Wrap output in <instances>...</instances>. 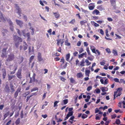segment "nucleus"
<instances>
[{
    "instance_id": "9",
    "label": "nucleus",
    "mask_w": 125,
    "mask_h": 125,
    "mask_svg": "<svg viewBox=\"0 0 125 125\" xmlns=\"http://www.w3.org/2000/svg\"><path fill=\"white\" fill-rule=\"evenodd\" d=\"M21 89L20 88H18L16 91L15 92L14 94V97L15 98H16L17 97L18 95V94L21 91Z\"/></svg>"
},
{
    "instance_id": "56",
    "label": "nucleus",
    "mask_w": 125,
    "mask_h": 125,
    "mask_svg": "<svg viewBox=\"0 0 125 125\" xmlns=\"http://www.w3.org/2000/svg\"><path fill=\"white\" fill-rule=\"evenodd\" d=\"M116 115L115 114H114L113 115H111V118L112 119H114L116 117Z\"/></svg>"
},
{
    "instance_id": "45",
    "label": "nucleus",
    "mask_w": 125,
    "mask_h": 125,
    "mask_svg": "<svg viewBox=\"0 0 125 125\" xmlns=\"http://www.w3.org/2000/svg\"><path fill=\"white\" fill-rule=\"evenodd\" d=\"M35 82L36 81V82H37V80H36V81L35 80V79H30V81L29 82L30 83H32L33 82Z\"/></svg>"
},
{
    "instance_id": "23",
    "label": "nucleus",
    "mask_w": 125,
    "mask_h": 125,
    "mask_svg": "<svg viewBox=\"0 0 125 125\" xmlns=\"http://www.w3.org/2000/svg\"><path fill=\"white\" fill-rule=\"evenodd\" d=\"M97 8L99 10L101 11L104 9V8L102 7L101 5L98 6L97 7Z\"/></svg>"
},
{
    "instance_id": "7",
    "label": "nucleus",
    "mask_w": 125,
    "mask_h": 125,
    "mask_svg": "<svg viewBox=\"0 0 125 125\" xmlns=\"http://www.w3.org/2000/svg\"><path fill=\"white\" fill-rule=\"evenodd\" d=\"M22 69L21 68H20L18 70L17 73V76L18 78H21V72Z\"/></svg>"
},
{
    "instance_id": "48",
    "label": "nucleus",
    "mask_w": 125,
    "mask_h": 125,
    "mask_svg": "<svg viewBox=\"0 0 125 125\" xmlns=\"http://www.w3.org/2000/svg\"><path fill=\"white\" fill-rule=\"evenodd\" d=\"M70 81L72 83H76L75 81L73 79H70Z\"/></svg>"
},
{
    "instance_id": "24",
    "label": "nucleus",
    "mask_w": 125,
    "mask_h": 125,
    "mask_svg": "<svg viewBox=\"0 0 125 125\" xmlns=\"http://www.w3.org/2000/svg\"><path fill=\"white\" fill-rule=\"evenodd\" d=\"M30 30H31V34L32 35H33L34 33V29L32 27H30Z\"/></svg>"
},
{
    "instance_id": "61",
    "label": "nucleus",
    "mask_w": 125,
    "mask_h": 125,
    "mask_svg": "<svg viewBox=\"0 0 125 125\" xmlns=\"http://www.w3.org/2000/svg\"><path fill=\"white\" fill-rule=\"evenodd\" d=\"M11 122L12 121L11 120H9V121L6 124V125H9L11 124Z\"/></svg>"
},
{
    "instance_id": "22",
    "label": "nucleus",
    "mask_w": 125,
    "mask_h": 125,
    "mask_svg": "<svg viewBox=\"0 0 125 125\" xmlns=\"http://www.w3.org/2000/svg\"><path fill=\"white\" fill-rule=\"evenodd\" d=\"M26 36H27L28 37V40H30V34L29 32H28L26 34H25Z\"/></svg>"
},
{
    "instance_id": "35",
    "label": "nucleus",
    "mask_w": 125,
    "mask_h": 125,
    "mask_svg": "<svg viewBox=\"0 0 125 125\" xmlns=\"http://www.w3.org/2000/svg\"><path fill=\"white\" fill-rule=\"evenodd\" d=\"M63 104H62V103L61 104L62 105H63V104L65 105L68 103V100L67 99L64 100H63Z\"/></svg>"
},
{
    "instance_id": "12",
    "label": "nucleus",
    "mask_w": 125,
    "mask_h": 125,
    "mask_svg": "<svg viewBox=\"0 0 125 125\" xmlns=\"http://www.w3.org/2000/svg\"><path fill=\"white\" fill-rule=\"evenodd\" d=\"M0 19L3 22H5L6 21L5 19L3 17L2 13L1 12H0Z\"/></svg>"
},
{
    "instance_id": "60",
    "label": "nucleus",
    "mask_w": 125,
    "mask_h": 125,
    "mask_svg": "<svg viewBox=\"0 0 125 125\" xmlns=\"http://www.w3.org/2000/svg\"><path fill=\"white\" fill-rule=\"evenodd\" d=\"M25 31L24 30H23L21 31V33L22 35H23L24 37H26L25 35Z\"/></svg>"
},
{
    "instance_id": "42",
    "label": "nucleus",
    "mask_w": 125,
    "mask_h": 125,
    "mask_svg": "<svg viewBox=\"0 0 125 125\" xmlns=\"http://www.w3.org/2000/svg\"><path fill=\"white\" fill-rule=\"evenodd\" d=\"M88 115L84 114H83L82 116V118L83 119H84L87 117Z\"/></svg>"
},
{
    "instance_id": "55",
    "label": "nucleus",
    "mask_w": 125,
    "mask_h": 125,
    "mask_svg": "<svg viewBox=\"0 0 125 125\" xmlns=\"http://www.w3.org/2000/svg\"><path fill=\"white\" fill-rule=\"evenodd\" d=\"M96 93H99L100 92V90L99 88L95 90Z\"/></svg>"
},
{
    "instance_id": "46",
    "label": "nucleus",
    "mask_w": 125,
    "mask_h": 125,
    "mask_svg": "<svg viewBox=\"0 0 125 125\" xmlns=\"http://www.w3.org/2000/svg\"><path fill=\"white\" fill-rule=\"evenodd\" d=\"M119 82L120 83H123L125 84V81L123 79H121L120 80V81H119Z\"/></svg>"
},
{
    "instance_id": "20",
    "label": "nucleus",
    "mask_w": 125,
    "mask_h": 125,
    "mask_svg": "<svg viewBox=\"0 0 125 125\" xmlns=\"http://www.w3.org/2000/svg\"><path fill=\"white\" fill-rule=\"evenodd\" d=\"M100 13L99 11L97 9H95L93 11L92 13L93 14H96V15H98Z\"/></svg>"
},
{
    "instance_id": "49",
    "label": "nucleus",
    "mask_w": 125,
    "mask_h": 125,
    "mask_svg": "<svg viewBox=\"0 0 125 125\" xmlns=\"http://www.w3.org/2000/svg\"><path fill=\"white\" fill-rule=\"evenodd\" d=\"M90 10H92L94 9V6H88Z\"/></svg>"
},
{
    "instance_id": "54",
    "label": "nucleus",
    "mask_w": 125,
    "mask_h": 125,
    "mask_svg": "<svg viewBox=\"0 0 125 125\" xmlns=\"http://www.w3.org/2000/svg\"><path fill=\"white\" fill-rule=\"evenodd\" d=\"M17 32L18 33V34L19 35H20V36H21L22 35V33H21V32L18 29H17Z\"/></svg>"
},
{
    "instance_id": "4",
    "label": "nucleus",
    "mask_w": 125,
    "mask_h": 125,
    "mask_svg": "<svg viewBox=\"0 0 125 125\" xmlns=\"http://www.w3.org/2000/svg\"><path fill=\"white\" fill-rule=\"evenodd\" d=\"M14 58V55L12 54L11 53L8 55V59H7L6 61L7 62H10L13 60Z\"/></svg>"
},
{
    "instance_id": "50",
    "label": "nucleus",
    "mask_w": 125,
    "mask_h": 125,
    "mask_svg": "<svg viewBox=\"0 0 125 125\" xmlns=\"http://www.w3.org/2000/svg\"><path fill=\"white\" fill-rule=\"evenodd\" d=\"M98 114H96L95 115V119L96 120H100V118L99 116H98Z\"/></svg>"
},
{
    "instance_id": "59",
    "label": "nucleus",
    "mask_w": 125,
    "mask_h": 125,
    "mask_svg": "<svg viewBox=\"0 0 125 125\" xmlns=\"http://www.w3.org/2000/svg\"><path fill=\"white\" fill-rule=\"evenodd\" d=\"M34 57V56L33 55H32L30 59V62H31L32 60L33 59Z\"/></svg>"
},
{
    "instance_id": "38",
    "label": "nucleus",
    "mask_w": 125,
    "mask_h": 125,
    "mask_svg": "<svg viewBox=\"0 0 125 125\" xmlns=\"http://www.w3.org/2000/svg\"><path fill=\"white\" fill-rule=\"evenodd\" d=\"M77 76L78 78L82 77L83 75L81 73H80L77 74Z\"/></svg>"
},
{
    "instance_id": "10",
    "label": "nucleus",
    "mask_w": 125,
    "mask_h": 125,
    "mask_svg": "<svg viewBox=\"0 0 125 125\" xmlns=\"http://www.w3.org/2000/svg\"><path fill=\"white\" fill-rule=\"evenodd\" d=\"M90 73V70H87L86 69L85 72V75L87 77H85L84 78H89L88 77L89 76V74Z\"/></svg>"
},
{
    "instance_id": "25",
    "label": "nucleus",
    "mask_w": 125,
    "mask_h": 125,
    "mask_svg": "<svg viewBox=\"0 0 125 125\" xmlns=\"http://www.w3.org/2000/svg\"><path fill=\"white\" fill-rule=\"evenodd\" d=\"M84 59H82V61L80 62V65L82 66H84L85 65L84 64Z\"/></svg>"
},
{
    "instance_id": "36",
    "label": "nucleus",
    "mask_w": 125,
    "mask_h": 125,
    "mask_svg": "<svg viewBox=\"0 0 125 125\" xmlns=\"http://www.w3.org/2000/svg\"><path fill=\"white\" fill-rule=\"evenodd\" d=\"M32 94L31 95H30L29 96H28L27 97V98L26 100V102H28V101L30 99V98L33 95H34V94L32 93Z\"/></svg>"
},
{
    "instance_id": "13",
    "label": "nucleus",
    "mask_w": 125,
    "mask_h": 125,
    "mask_svg": "<svg viewBox=\"0 0 125 125\" xmlns=\"http://www.w3.org/2000/svg\"><path fill=\"white\" fill-rule=\"evenodd\" d=\"M10 90V88L8 85L7 84H6L4 88V90L6 92H9Z\"/></svg>"
},
{
    "instance_id": "1",
    "label": "nucleus",
    "mask_w": 125,
    "mask_h": 125,
    "mask_svg": "<svg viewBox=\"0 0 125 125\" xmlns=\"http://www.w3.org/2000/svg\"><path fill=\"white\" fill-rule=\"evenodd\" d=\"M13 38L14 41L15 42V46L17 48L20 44V42H22V39L15 35H13Z\"/></svg>"
},
{
    "instance_id": "44",
    "label": "nucleus",
    "mask_w": 125,
    "mask_h": 125,
    "mask_svg": "<svg viewBox=\"0 0 125 125\" xmlns=\"http://www.w3.org/2000/svg\"><path fill=\"white\" fill-rule=\"evenodd\" d=\"M73 111H71L69 112L68 114L67 115H68V116L70 117L72 116L73 115Z\"/></svg>"
},
{
    "instance_id": "58",
    "label": "nucleus",
    "mask_w": 125,
    "mask_h": 125,
    "mask_svg": "<svg viewBox=\"0 0 125 125\" xmlns=\"http://www.w3.org/2000/svg\"><path fill=\"white\" fill-rule=\"evenodd\" d=\"M86 50L87 52L88 53V54L89 55H91L90 53V52L89 48L88 47H87V48L86 49Z\"/></svg>"
},
{
    "instance_id": "21",
    "label": "nucleus",
    "mask_w": 125,
    "mask_h": 125,
    "mask_svg": "<svg viewBox=\"0 0 125 125\" xmlns=\"http://www.w3.org/2000/svg\"><path fill=\"white\" fill-rule=\"evenodd\" d=\"M86 52H85L83 53H82L79 55L78 57L79 58H82L83 57V56L84 55H85L86 56Z\"/></svg>"
},
{
    "instance_id": "33",
    "label": "nucleus",
    "mask_w": 125,
    "mask_h": 125,
    "mask_svg": "<svg viewBox=\"0 0 125 125\" xmlns=\"http://www.w3.org/2000/svg\"><path fill=\"white\" fill-rule=\"evenodd\" d=\"M87 22V21L86 20H83L81 21L80 23L81 26H82L84 25V23H86Z\"/></svg>"
},
{
    "instance_id": "53",
    "label": "nucleus",
    "mask_w": 125,
    "mask_h": 125,
    "mask_svg": "<svg viewBox=\"0 0 125 125\" xmlns=\"http://www.w3.org/2000/svg\"><path fill=\"white\" fill-rule=\"evenodd\" d=\"M68 41L67 40H66L65 41V45H66L67 46H69L70 45V43L67 42Z\"/></svg>"
},
{
    "instance_id": "31",
    "label": "nucleus",
    "mask_w": 125,
    "mask_h": 125,
    "mask_svg": "<svg viewBox=\"0 0 125 125\" xmlns=\"http://www.w3.org/2000/svg\"><path fill=\"white\" fill-rule=\"evenodd\" d=\"M9 111L7 112L4 115V118L3 120H4L9 115Z\"/></svg>"
},
{
    "instance_id": "52",
    "label": "nucleus",
    "mask_w": 125,
    "mask_h": 125,
    "mask_svg": "<svg viewBox=\"0 0 125 125\" xmlns=\"http://www.w3.org/2000/svg\"><path fill=\"white\" fill-rule=\"evenodd\" d=\"M105 61L104 60H103L102 62H100V64L101 65H104L105 63Z\"/></svg>"
},
{
    "instance_id": "5",
    "label": "nucleus",
    "mask_w": 125,
    "mask_h": 125,
    "mask_svg": "<svg viewBox=\"0 0 125 125\" xmlns=\"http://www.w3.org/2000/svg\"><path fill=\"white\" fill-rule=\"evenodd\" d=\"M7 20L9 24L10 30L11 31H13L14 30V28L13 27V23L9 19H7Z\"/></svg>"
},
{
    "instance_id": "18",
    "label": "nucleus",
    "mask_w": 125,
    "mask_h": 125,
    "mask_svg": "<svg viewBox=\"0 0 125 125\" xmlns=\"http://www.w3.org/2000/svg\"><path fill=\"white\" fill-rule=\"evenodd\" d=\"M101 89L102 90V91L103 92H104L105 91H107L108 90V88H107L106 87H102L101 88Z\"/></svg>"
},
{
    "instance_id": "11",
    "label": "nucleus",
    "mask_w": 125,
    "mask_h": 125,
    "mask_svg": "<svg viewBox=\"0 0 125 125\" xmlns=\"http://www.w3.org/2000/svg\"><path fill=\"white\" fill-rule=\"evenodd\" d=\"M23 49L25 51L27 49L28 45H27L26 42H25L24 41L23 42Z\"/></svg>"
},
{
    "instance_id": "14",
    "label": "nucleus",
    "mask_w": 125,
    "mask_h": 125,
    "mask_svg": "<svg viewBox=\"0 0 125 125\" xmlns=\"http://www.w3.org/2000/svg\"><path fill=\"white\" fill-rule=\"evenodd\" d=\"M53 13L56 18L58 19L59 17L60 14L58 12H53Z\"/></svg>"
},
{
    "instance_id": "29",
    "label": "nucleus",
    "mask_w": 125,
    "mask_h": 125,
    "mask_svg": "<svg viewBox=\"0 0 125 125\" xmlns=\"http://www.w3.org/2000/svg\"><path fill=\"white\" fill-rule=\"evenodd\" d=\"M31 47L30 46L29 47V53H31V52H34V50H33V48L34 47H32V48L31 50Z\"/></svg>"
},
{
    "instance_id": "39",
    "label": "nucleus",
    "mask_w": 125,
    "mask_h": 125,
    "mask_svg": "<svg viewBox=\"0 0 125 125\" xmlns=\"http://www.w3.org/2000/svg\"><path fill=\"white\" fill-rule=\"evenodd\" d=\"M59 101H55L54 103L53 106L54 107H55L56 106L57 107L58 106L57 104V103H59Z\"/></svg>"
},
{
    "instance_id": "64",
    "label": "nucleus",
    "mask_w": 125,
    "mask_h": 125,
    "mask_svg": "<svg viewBox=\"0 0 125 125\" xmlns=\"http://www.w3.org/2000/svg\"><path fill=\"white\" fill-rule=\"evenodd\" d=\"M75 22V20L74 19L72 20L71 21L69 22V23H71L72 24H73Z\"/></svg>"
},
{
    "instance_id": "43",
    "label": "nucleus",
    "mask_w": 125,
    "mask_h": 125,
    "mask_svg": "<svg viewBox=\"0 0 125 125\" xmlns=\"http://www.w3.org/2000/svg\"><path fill=\"white\" fill-rule=\"evenodd\" d=\"M81 9L82 11L85 13L87 14L88 13V12L87 10L84 9L83 8H81Z\"/></svg>"
},
{
    "instance_id": "34",
    "label": "nucleus",
    "mask_w": 125,
    "mask_h": 125,
    "mask_svg": "<svg viewBox=\"0 0 125 125\" xmlns=\"http://www.w3.org/2000/svg\"><path fill=\"white\" fill-rule=\"evenodd\" d=\"M70 57V53H69L66 55V60L68 61H69V58Z\"/></svg>"
},
{
    "instance_id": "51",
    "label": "nucleus",
    "mask_w": 125,
    "mask_h": 125,
    "mask_svg": "<svg viewBox=\"0 0 125 125\" xmlns=\"http://www.w3.org/2000/svg\"><path fill=\"white\" fill-rule=\"evenodd\" d=\"M92 89V86H89L87 89V90L88 91H89L90 90H91Z\"/></svg>"
},
{
    "instance_id": "3",
    "label": "nucleus",
    "mask_w": 125,
    "mask_h": 125,
    "mask_svg": "<svg viewBox=\"0 0 125 125\" xmlns=\"http://www.w3.org/2000/svg\"><path fill=\"white\" fill-rule=\"evenodd\" d=\"M17 67L18 65L16 64L10 65V70H12L13 69L14 70L13 71L10 72V74H14L17 69Z\"/></svg>"
},
{
    "instance_id": "63",
    "label": "nucleus",
    "mask_w": 125,
    "mask_h": 125,
    "mask_svg": "<svg viewBox=\"0 0 125 125\" xmlns=\"http://www.w3.org/2000/svg\"><path fill=\"white\" fill-rule=\"evenodd\" d=\"M93 37L94 38H95V39L96 40H97L99 38V37L96 36V35H94L93 36Z\"/></svg>"
},
{
    "instance_id": "16",
    "label": "nucleus",
    "mask_w": 125,
    "mask_h": 125,
    "mask_svg": "<svg viewBox=\"0 0 125 125\" xmlns=\"http://www.w3.org/2000/svg\"><path fill=\"white\" fill-rule=\"evenodd\" d=\"M2 32L3 34V36H4L7 32V30L5 29H2Z\"/></svg>"
},
{
    "instance_id": "2",
    "label": "nucleus",
    "mask_w": 125,
    "mask_h": 125,
    "mask_svg": "<svg viewBox=\"0 0 125 125\" xmlns=\"http://www.w3.org/2000/svg\"><path fill=\"white\" fill-rule=\"evenodd\" d=\"M5 47L4 48L2 51V54L1 55V56L3 58L6 57L7 56V55L6 52V50L7 49L8 46V44H6L4 45Z\"/></svg>"
},
{
    "instance_id": "57",
    "label": "nucleus",
    "mask_w": 125,
    "mask_h": 125,
    "mask_svg": "<svg viewBox=\"0 0 125 125\" xmlns=\"http://www.w3.org/2000/svg\"><path fill=\"white\" fill-rule=\"evenodd\" d=\"M94 56H92V57H88L87 58L89 60H90L91 61H92L94 59Z\"/></svg>"
},
{
    "instance_id": "47",
    "label": "nucleus",
    "mask_w": 125,
    "mask_h": 125,
    "mask_svg": "<svg viewBox=\"0 0 125 125\" xmlns=\"http://www.w3.org/2000/svg\"><path fill=\"white\" fill-rule=\"evenodd\" d=\"M106 51L108 53H111V52L110 51V49L108 48H107L105 49Z\"/></svg>"
},
{
    "instance_id": "28",
    "label": "nucleus",
    "mask_w": 125,
    "mask_h": 125,
    "mask_svg": "<svg viewBox=\"0 0 125 125\" xmlns=\"http://www.w3.org/2000/svg\"><path fill=\"white\" fill-rule=\"evenodd\" d=\"M20 118H18L16 121L15 123L16 125H18L20 123Z\"/></svg>"
},
{
    "instance_id": "40",
    "label": "nucleus",
    "mask_w": 125,
    "mask_h": 125,
    "mask_svg": "<svg viewBox=\"0 0 125 125\" xmlns=\"http://www.w3.org/2000/svg\"><path fill=\"white\" fill-rule=\"evenodd\" d=\"M114 111L115 113H117L118 112H119L120 113H122L123 112L121 110L119 109L118 110H115Z\"/></svg>"
},
{
    "instance_id": "26",
    "label": "nucleus",
    "mask_w": 125,
    "mask_h": 125,
    "mask_svg": "<svg viewBox=\"0 0 125 125\" xmlns=\"http://www.w3.org/2000/svg\"><path fill=\"white\" fill-rule=\"evenodd\" d=\"M2 71L3 72V78H5V76L6 74V71L4 69H2Z\"/></svg>"
},
{
    "instance_id": "32",
    "label": "nucleus",
    "mask_w": 125,
    "mask_h": 125,
    "mask_svg": "<svg viewBox=\"0 0 125 125\" xmlns=\"http://www.w3.org/2000/svg\"><path fill=\"white\" fill-rule=\"evenodd\" d=\"M115 123L116 124L119 125L120 123V120L118 119H116L115 122Z\"/></svg>"
},
{
    "instance_id": "30",
    "label": "nucleus",
    "mask_w": 125,
    "mask_h": 125,
    "mask_svg": "<svg viewBox=\"0 0 125 125\" xmlns=\"http://www.w3.org/2000/svg\"><path fill=\"white\" fill-rule=\"evenodd\" d=\"M91 23L92 25L94 24V25L95 27H97L99 26V24L95 22L94 21H91Z\"/></svg>"
},
{
    "instance_id": "15",
    "label": "nucleus",
    "mask_w": 125,
    "mask_h": 125,
    "mask_svg": "<svg viewBox=\"0 0 125 125\" xmlns=\"http://www.w3.org/2000/svg\"><path fill=\"white\" fill-rule=\"evenodd\" d=\"M38 60L39 61H41L43 60V59L41 56V54L40 53H38Z\"/></svg>"
},
{
    "instance_id": "8",
    "label": "nucleus",
    "mask_w": 125,
    "mask_h": 125,
    "mask_svg": "<svg viewBox=\"0 0 125 125\" xmlns=\"http://www.w3.org/2000/svg\"><path fill=\"white\" fill-rule=\"evenodd\" d=\"M17 24L20 27H21L23 23V22L22 21L16 20Z\"/></svg>"
},
{
    "instance_id": "19",
    "label": "nucleus",
    "mask_w": 125,
    "mask_h": 125,
    "mask_svg": "<svg viewBox=\"0 0 125 125\" xmlns=\"http://www.w3.org/2000/svg\"><path fill=\"white\" fill-rule=\"evenodd\" d=\"M110 2L112 6H115V0H111Z\"/></svg>"
},
{
    "instance_id": "62",
    "label": "nucleus",
    "mask_w": 125,
    "mask_h": 125,
    "mask_svg": "<svg viewBox=\"0 0 125 125\" xmlns=\"http://www.w3.org/2000/svg\"><path fill=\"white\" fill-rule=\"evenodd\" d=\"M115 35L117 37L115 38L116 39H117V38L119 39H121V38L120 36L116 34H115Z\"/></svg>"
},
{
    "instance_id": "37",
    "label": "nucleus",
    "mask_w": 125,
    "mask_h": 125,
    "mask_svg": "<svg viewBox=\"0 0 125 125\" xmlns=\"http://www.w3.org/2000/svg\"><path fill=\"white\" fill-rule=\"evenodd\" d=\"M112 52L114 54V55L115 56H116L118 55L117 52L115 50H113L112 51Z\"/></svg>"
},
{
    "instance_id": "27",
    "label": "nucleus",
    "mask_w": 125,
    "mask_h": 125,
    "mask_svg": "<svg viewBox=\"0 0 125 125\" xmlns=\"http://www.w3.org/2000/svg\"><path fill=\"white\" fill-rule=\"evenodd\" d=\"M122 89L121 88H117V90L116 92H117L116 94L118 93H121L122 91Z\"/></svg>"
},
{
    "instance_id": "6",
    "label": "nucleus",
    "mask_w": 125,
    "mask_h": 125,
    "mask_svg": "<svg viewBox=\"0 0 125 125\" xmlns=\"http://www.w3.org/2000/svg\"><path fill=\"white\" fill-rule=\"evenodd\" d=\"M16 9L18 11V12L17 13H18V14L19 15V17L21 16V9L19 8V7L17 5H16Z\"/></svg>"
},
{
    "instance_id": "41",
    "label": "nucleus",
    "mask_w": 125,
    "mask_h": 125,
    "mask_svg": "<svg viewBox=\"0 0 125 125\" xmlns=\"http://www.w3.org/2000/svg\"><path fill=\"white\" fill-rule=\"evenodd\" d=\"M38 88L36 87H34L31 89V92H32L33 91H38Z\"/></svg>"
},
{
    "instance_id": "17",
    "label": "nucleus",
    "mask_w": 125,
    "mask_h": 125,
    "mask_svg": "<svg viewBox=\"0 0 125 125\" xmlns=\"http://www.w3.org/2000/svg\"><path fill=\"white\" fill-rule=\"evenodd\" d=\"M74 118L75 117L74 116H72L70 117L69 120V122L71 124H72L73 123V119H74Z\"/></svg>"
}]
</instances>
